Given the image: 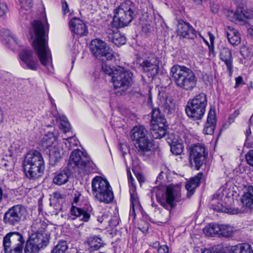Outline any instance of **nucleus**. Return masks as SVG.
<instances>
[{
    "label": "nucleus",
    "mask_w": 253,
    "mask_h": 253,
    "mask_svg": "<svg viewBox=\"0 0 253 253\" xmlns=\"http://www.w3.org/2000/svg\"><path fill=\"white\" fill-rule=\"evenodd\" d=\"M21 7L26 10L32 7V0H19Z\"/></svg>",
    "instance_id": "obj_45"
},
{
    "label": "nucleus",
    "mask_w": 253,
    "mask_h": 253,
    "mask_svg": "<svg viewBox=\"0 0 253 253\" xmlns=\"http://www.w3.org/2000/svg\"><path fill=\"white\" fill-rule=\"evenodd\" d=\"M62 149L55 146L49 150V161L50 163L54 164L61 158Z\"/></svg>",
    "instance_id": "obj_34"
},
{
    "label": "nucleus",
    "mask_w": 253,
    "mask_h": 253,
    "mask_svg": "<svg viewBox=\"0 0 253 253\" xmlns=\"http://www.w3.org/2000/svg\"><path fill=\"white\" fill-rule=\"evenodd\" d=\"M67 242L61 241L54 247L52 250V253H65L68 250Z\"/></svg>",
    "instance_id": "obj_40"
},
{
    "label": "nucleus",
    "mask_w": 253,
    "mask_h": 253,
    "mask_svg": "<svg viewBox=\"0 0 253 253\" xmlns=\"http://www.w3.org/2000/svg\"><path fill=\"white\" fill-rule=\"evenodd\" d=\"M177 35L181 38L194 40L197 38L198 35L200 38L205 39L200 33L196 30L188 23L185 22L182 20L178 21L176 29Z\"/></svg>",
    "instance_id": "obj_17"
},
{
    "label": "nucleus",
    "mask_w": 253,
    "mask_h": 253,
    "mask_svg": "<svg viewBox=\"0 0 253 253\" xmlns=\"http://www.w3.org/2000/svg\"><path fill=\"white\" fill-rule=\"evenodd\" d=\"M251 134V131L250 128H249L248 129H247V130H246V136H247V138L249 136V135Z\"/></svg>",
    "instance_id": "obj_63"
},
{
    "label": "nucleus",
    "mask_w": 253,
    "mask_h": 253,
    "mask_svg": "<svg viewBox=\"0 0 253 253\" xmlns=\"http://www.w3.org/2000/svg\"><path fill=\"white\" fill-rule=\"evenodd\" d=\"M71 32L78 36H83L87 33L85 24L80 18L74 17L69 22Z\"/></svg>",
    "instance_id": "obj_22"
},
{
    "label": "nucleus",
    "mask_w": 253,
    "mask_h": 253,
    "mask_svg": "<svg viewBox=\"0 0 253 253\" xmlns=\"http://www.w3.org/2000/svg\"><path fill=\"white\" fill-rule=\"evenodd\" d=\"M48 96L49 99L50 100L51 104L52 105H54V106H55V104L54 103V99L52 98V97H51V96L50 95V94L49 93H48Z\"/></svg>",
    "instance_id": "obj_62"
},
{
    "label": "nucleus",
    "mask_w": 253,
    "mask_h": 253,
    "mask_svg": "<svg viewBox=\"0 0 253 253\" xmlns=\"http://www.w3.org/2000/svg\"><path fill=\"white\" fill-rule=\"evenodd\" d=\"M56 120L60 125V128L65 133L70 131L71 125L64 115H58L56 117Z\"/></svg>",
    "instance_id": "obj_35"
},
{
    "label": "nucleus",
    "mask_w": 253,
    "mask_h": 253,
    "mask_svg": "<svg viewBox=\"0 0 253 253\" xmlns=\"http://www.w3.org/2000/svg\"><path fill=\"white\" fill-rule=\"evenodd\" d=\"M154 245L155 248H158L157 253H169V250L167 246L163 245L160 246L159 242H156Z\"/></svg>",
    "instance_id": "obj_44"
},
{
    "label": "nucleus",
    "mask_w": 253,
    "mask_h": 253,
    "mask_svg": "<svg viewBox=\"0 0 253 253\" xmlns=\"http://www.w3.org/2000/svg\"><path fill=\"white\" fill-rule=\"evenodd\" d=\"M62 12L64 15H65L66 13H67L69 12V6H68L67 1L64 0L62 2Z\"/></svg>",
    "instance_id": "obj_51"
},
{
    "label": "nucleus",
    "mask_w": 253,
    "mask_h": 253,
    "mask_svg": "<svg viewBox=\"0 0 253 253\" xmlns=\"http://www.w3.org/2000/svg\"><path fill=\"white\" fill-rule=\"evenodd\" d=\"M247 32L248 35H250L251 37L253 38V27H250L248 28Z\"/></svg>",
    "instance_id": "obj_58"
},
{
    "label": "nucleus",
    "mask_w": 253,
    "mask_h": 253,
    "mask_svg": "<svg viewBox=\"0 0 253 253\" xmlns=\"http://www.w3.org/2000/svg\"><path fill=\"white\" fill-rule=\"evenodd\" d=\"M49 236L39 232L32 234L25 243L24 251L26 253H37L48 244Z\"/></svg>",
    "instance_id": "obj_14"
},
{
    "label": "nucleus",
    "mask_w": 253,
    "mask_h": 253,
    "mask_svg": "<svg viewBox=\"0 0 253 253\" xmlns=\"http://www.w3.org/2000/svg\"><path fill=\"white\" fill-rule=\"evenodd\" d=\"M25 241L18 232H10L3 238L2 247L4 253H22Z\"/></svg>",
    "instance_id": "obj_10"
},
{
    "label": "nucleus",
    "mask_w": 253,
    "mask_h": 253,
    "mask_svg": "<svg viewBox=\"0 0 253 253\" xmlns=\"http://www.w3.org/2000/svg\"><path fill=\"white\" fill-rule=\"evenodd\" d=\"M127 174L129 184L130 185H131L132 186H134V179L133 178L130 171L129 170H127Z\"/></svg>",
    "instance_id": "obj_52"
},
{
    "label": "nucleus",
    "mask_w": 253,
    "mask_h": 253,
    "mask_svg": "<svg viewBox=\"0 0 253 253\" xmlns=\"http://www.w3.org/2000/svg\"><path fill=\"white\" fill-rule=\"evenodd\" d=\"M212 208L214 211L218 212H223L229 213L230 214H237L239 212L238 209H230L223 206L221 203H217V204H212Z\"/></svg>",
    "instance_id": "obj_37"
},
{
    "label": "nucleus",
    "mask_w": 253,
    "mask_h": 253,
    "mask_svg": "<svg viewBox=\"0 0 253 253\" xmlns=\"http://www.w3.org/2000/svg\"><path fill=\"white\" fill-rule=\"evenodd\" d=\"M88 250L90 252L98 250L103 247L105 243L100 236H93L89 237L86 240Z\"/></svg>",
    "instance_id": "obj_27"
},
{
    "label": "nucleus",
    "mask_w": 253,
    "mask_h": 253,
    "mask_svg": "<svg viewBox=\"0 0 253 253\" xmlns=\"http://www.w3.org/2000/svg\"><path fill=\"white\" fill-rule=\"evenodd\" d=\"M73 171L69 170L67 168L66 170L57 172L53 179L54 184L58 185H61L66 183L68 181L69 177Z\"/></svg>",
    "instance_id": "obj_31"
},
{
    "label": "nucleus",
    "mask_w": 253,
    "mask_h": 253,
    "mask_svg": "<svg viewBox=\"0 0 253 253\" xmlns=\"http://www.w3.org/2000/svg\"><path fill=\"white\" fill-rule=\"evenodd\" d=\"M202 253H223L222 248L219 246H214L211 248L205 249Z\"/></svg>",
    "instance_id": "obj_43"
},
{
    "label": "nucleus",
    "mask_w": 253,
    "mask_h": 253,
    "mask_svg": "<svg viewBox=\"0 0 253 253\" xmlns=\"http://www.w3.org/2000/svg\"><path fill=\"white\" fill-rule=\"evenodd\" d=\"M203 176V173L200 172L186 182L185 188L187 190V196L188 198H190L194 194L196 188L199 186Z\"/></svg>",
    "instance_id": "obj_26"
},
{
    "label": "nucleus",
    "mask_w": 253,
    "mask_h": 253,
    "mask_svg": "<svg viewBox=\"0 0 253 253\" xmlns=\"http://www.w3.org/2000/svg\"><path fill=\"white\" fill-rule=\"evenodd\" d=\"M132 73L124 68L117 67L115 75L112 78L114 86V92L117 95H122L125 93L131 86L132 82Z\"/></svg>",
    "instance_id": "obj_9"
},
{
    "label": "nucleus",
    "mask_w": 253,
    "mask_h": 253,
    "mask_svg": "<svg viewBox=\"0 0 253 253\" xmlns=\"http://www.w3.org/2000/svg\"><path fill=\"white\" fill-rule=\"evenodd\" d=\"M135 207L130 205V210L129 212V215H133L134 218L135 217Z\"/></svg>",
    "instance_id": "obj_55"
},
{
    "label": "nucleus",
    "mask_w": 253,
    "mask_h": 253,
    "mask_svg": "<svg viewBox=\"0 0 253 253\" xmlns=\"http://www.w3.org/2000/svg\"><path fill=\"white\" fill-rule=\"evenodd\" d=\"M170 75L175 85L185 91H192L197 86V78L194 72L184 66L173 65Z\"/></svg>",
    "instance_id": "obj_3"
},
{
    "label": "nucleus",
    "mask_w": 253,
    "mask_h": 253,
    "mask_svg": "<svg viewBox=\"0 0 253 253\" xmlns=\"http://www.w3.org/2000/svg\"><path fill=\"white\" fill-rule=\"evenodd\" d=\"M106 39H108V42L118 46L124 44L126 42L125 37L119 33L117 29L113 30L108 29L106 31Z\"/></svg>",
    "instance_id": "obj_24"
},
{
    "label": "nucleus",
    "mask_w": 253,
    "mask_h": 253,
    "mask_svg": "<svg viewBox=\"0 0 253 253\" xmlns=\"http://www.w3.org/2000/svg\"><path fill=\"white\" fill-rule=\"evenodd\" d=\"M158 203L165 209L169 211L175 208L176 203L179 202L181 200V193L178 188H174L171 186H168L165 194L162 198H157Z\"/></svg>",
    "instance_id": "obj_16"
},
{
    "label": "nucleus",
    "mask_w": 253,
    "mask_h": 253,
    "mask_svg": "<svg viewBox=\"0 0 253 253\" xmlns=\"http://www.w3.org/2000/svg\"><path fill=\"white\" fill-rule=\"evenodd\" d=\"M216 120L214 109H210L208 113L207 122L203 129V132L206 134L211 135L213 133L216 127Z\"/></svg>",
    "instance_id": "obj_25"
},
{
    "label": "nucleus",
    "mask_w": 253,
    "mask_h": 253,
    "mask_svg": "<svg viewBox=\"0 0 253 253\" xmlns=\"http://www.w3.org/2000/svg\"><path fill=\"white\" fill-rule=\"evenodd\" d=\"M206 43L209 46V50H210V53H213L214 52V46H213V44H211V43L210 45L209 44V43L206 42Z\"/></svg>",
    "instance_id": "obj_59"
},
{
    "label": "nucleus",
    "mask_w": 253,
    "mask_h": 253,
    "mask_svg": "<svg viewBox=\"0 0 253 253\" xmlns=\"http://www.w3.org/2000/svg\"><path fill=\"white\" fill-rule=\"evenodd\" d=\"M89 48L92 55L102 62L111 60L115 55L113 50L104 42L95 39L91 42Z\"/></svg>",
    "instance_id": "obj_13"
},
{
    "label": "nucleus",
    "mask_w": 253,
    "mask_h": 253,
    "mask_svg": "<svg viewBox=\"0 0 253 253\" xmlns=\"http://www.w3.org/2000/svg\"><path fill=\"white\" fill-rule=\"evenodd\" d=\"M207 95L204 93H200L190 99L185 108L187 116L194 121L201 120L206 112L207 105Z\"/></svg>",
    "instance_id": "obj_8"
},
{
    "label": "nucleus",
    "mask_w": 253,
    "mask_h": 253,
    "mask_svg": "<svg viewBox=\"0 0 253 253\" xmlns=\"http://www.w3.org/2000/svg\"><path fill=\"white\" fill-rule=\"evenodd\" d=\"M130 138L135 142V151L138 156L146 161L154 155L153 143L144 126H134L131 131Z\"/></svg>",
    "instance_id": "obj_2"
},
{
    "label": "nucleus",
    "mask_w": 253,
    "mask_h": 253,
    "mask_svg": "<svg viewBox=\"0 0 253 253\" xmlns=\"http://www.w3.org/2000/svg\"><path fill=\"white\" fill-rule=\"evenodd\" d=\"M33 45L41 64L48 69L51 65V54L47 45L44 24L39 20L31 23L29 30Z\"/></svg>",
    "instance_id": "obj_1"
},
{
    "label": "nucleus",
    "mask_w": 253,
    "mask_h": 253,
    "mask_svg": "<svg viewBox=\"0 0 253 253\" xmlns=\"http://www.w3.org/2000/svg\"><path fill=\"white\" fill-rule=\"evenodd\" d=\"M95 168V165L87 154L79 149L72 152L67 163V169L73 172H81L80 170H82L86 174H89L94 170Z\"/></svg>",
    "instance_id": "obj_5"
},
{
    "label": "nucleus",
    "mask_w": 253,
    "mask_h": 253,
    "mask_svg": "<svg viewBox=\"0 0 253 253\" xmlns=\"http://www.w3.org/2000/svg\"><path fill=\"white\" fill-rule=\"evenodd\" d=\"M39 222H37L35 225H36V227H37L38 228H39Z\"/></svg>",
    "instance_id": "obj_64"
},
{
    "label": "nucleus",
    "mask_w": 253,
    "mask_h": 253,
    "mask_svg": "<svg viewBox=\"0 0 253 253\" xmlns=\"http://www.w3.org/2000/svg\"><path fill=\"white\" fill-rule=\"evenodd\" d=\"M2 164L1 165L6 169L8 170V163L6 162L4 160L2 162Z\"/></svg>",
    "instance_id": "obj_61"
},
{
    "label": "nucleus",
    "mask_w": 253,
    "mask_h": 253,
    "mask_svg": "<svg viewBox=\"0 0 253 253\" xmlns=\"http://www.w3.org/2000/svg\"><path fill=\"white\" fill-rule=\"evenodd\" d=\"M166 122L159 108H154L152 110L150 133L154 139H160L166 135L167 128Z\"/></svg>",
    "instance_id": "obj_11"
},
{
    "label": "nucleus",
    "mask_w": 253,
    "mask_h": 253,
    "mask_svg": "<svg viewBox=\"0 0 253 253\" xmlns=\"http://www.w3.org/2000/svg\"><path fill=\"white\" fill-rule=\"evenodd\" d=\"M136 177L138 179V180L140 182H144V178L143 177V176L140 174V173H138L137 175H136Z\"/></svg>",
    "instance_id": "obj_57"
},
{
    "label": "nucleus",
    "mask_w": 253,
    "mask_h": 253,
    "mask_svg": "<svg viewBox=\"0 0 253 253\" xmlns=\"http://www.w3.org/2000/svg\"><path fill=\"white\" fill-rule=\"evenodd\" d=\"M209 36H210V42L211 44H213L214 43V37L213 35H212L211 33H209Z\"/></svg>",
    "instance_id": "obj_60"
},
{
    "label": "nucleus",
    "mask_w": 253,
    "mask_h": 253,
    "mask_svg": "<svg viewBox=\"0 0 253 253\" xmlns=\"http://www.w3.org/2000/svg\"><path fill=\"white\" fill-rule=\"evenodd\" d=\"M92 211V208L90 206H86L83 208H77L72 206L70 213L76 217H82L81 220L84 222H88L90 218V214Z\"/></svg>",
    "instance_id": "obj_23"
},
{
    "label": "nucleus",
    "mask_w": 253,
    "mask_h": 253,
    "mask_svg": "<svg viewBox=\"0 0 253 253\" xmlns=\"http://www.w3.org/2000/svg\"><path fill=\"white\" fill-rule=\"evenodd\" d=\"M1 40L3 44L12 49H14L13 47V45L17 44L16 38L13 36L10 31L7 29H3L1 30Z\"/></svg>",
    "instance_id": "obj_30"
},
{
    "label": "nucleus",
    "mask_w": 253,
    "mask_h": 253,
    "mask_svg": "<svg viewBox=\"0 0 253 253\" xmlns=\"http://www.w3.org/2000/svg\"><path fill=\"white\" fill-rule=\"evenodd\" d=\"M92 193L94 197L98 201L109 204L114 199L112 188L106 179L96 176L91 183Z\"/></svg>",
    "instance_id": "obj_7"
},
{
    "label": "nucleus",
    "mask_w": 253,
    "mask_h": 253,
    "mask_svg": "<svg viewBox=\"0 0 253 253\" xmlns=\"http://www.w3.org/2000/svg\"><path fill=\"white\" fill-rule=\"evenodd\" d=\"M26 208L22 205H16L4 213L3 221L8 226H15L25 220L27 216Z\"/></svg>",
    "instance_id": "obj_12"
},
{
    "label": "nucleus",
    "mask_w": 253,
    "mask_h": 253,
    "mask_svg": "<svg viewBox=\"0 0 253 253\" xmlns=\"http://www.w3.org/2000/svg\"><path fill=\"white\" fill-rule=\"evenodd\" d=\"M219 225L210 223L203 229V232L206 236L213 237L218 236Z\"/></svg>",
    "instance_id": "obj_36"
},
{
    "label": "nucleus",
    "mask_w": 253,
    "mask_h": 253,
    "mask_svg": "<svg viewBox=\"0 0 253 253\" xmlns=\"http://www.w3.org/2000/svg\"><path fill=\"white\" fill-rule=\"evenodd\" d=\"M208 156V150L204 144L197 143L189 147L190 162L192 165L194 164L197 170L206 164Z\"/></svg>",
    "instance_id": "obj_15"
},
{
    "label": "nucleus",
    "mask_w": 253,
    "mask_h": 253,
    "mask_svg": "<svg viewBox=\"0 0 253 253\" xmlns=\"http://www.w3.org/2000/svg\"><path fill=\"white\" fill-rule=\"evenodd\" d=\"M218 236L229 237L232 235L233 228L228 225H219Z\"/></svg>",
    "instance_id": "obj_38"
},
{
    "label": "nucleus",
    "mask_w": 253,
    "mask_h": 253,
    "mask_svg": "<svg viewBox=\"0 0 253 253\" xmlns=\"http://www.w3.org/2000/svg\"><path fill=\"white\" fill-rule=\"evenodd\" d=\"M167 140L169 145L179 141L178 137H175V136L172 133H170L168 135Z\"/></svg>",
    "instance_id": "obj_46"
},
{
    "label": "nucleus",
    "mask_w": 253,
    "mask_h": 253,
    "mask_svg": "<svg viewBox=\"0 0 253 253\" xmlns=\"http://www.w3.org/2000/svg\"><path fill=\"white\" fill-rule=\"evenodd\" d=\"M225 34L229 43L233 46H236L241 42V38L237 30L231 27L225 29Z\"/></svg>",
    "instance_id": "obj_28"
},
{
    "label": "nucleus",
    "mask_w": 253,
    "mask_h": 253,
    "mask_svg": "<svg viewBox=\"0 0 253 253\" xmlns=\"http://www.w3.org/2000/svg\"><path fill=\"white\" fill-rule=\"evenodd\" d=\"M159 60L152 54L144 60L141 63L143 71L147 73L149 78H154L159 73Z\"/></svg>",
    "instance_id": "obj_18"
},
{
    "label": "nucleus",
    "mask_w": 253,
    "mask_h": 253,
    "mask_svg": "<svg viewBox=\"0 0 253 253\" xmlns=\"http://www.w3.org/2000/svg\"><path fill=\"white\" fill-rule=\"evenodd\" d=\"M64 195L61 194L59 192H55L53 193V197L54 199H63L64 198Z\"/></svg>",
    "instance_id": "obj_53"
},
{
    "label": "nucleus",
    "mask_w": 253,
    "mask_h": 253,
    "mask_svg": "<svg viewBox=\"0 0 253 253\" xmlns=\"http://www.w3.org/2000/svg\"><path fill=\"white\" fill-rule=\"evenodd\" d=\"M233 17L239 21H244L246 19L253 18V8L249 6L246 0L239 3L235 12H231Z\"/></svg>",
    "instance_id": "obj_19"
},
{
    "label": "nucleus",
    "mask_w": 253,
    "mask_h": 253,
    "mask_svg": "<svg viewBox=\"0 0 253 253\" xmlns=\"http://www.w3.org/2000/svg\"><path fill=\"white\" fill-rule=\"evenodd\" d=\"M7 10V7L5 3L0 2V16L4 15Z\"/></svg>",
    "instance_id": "obj_50"
},
{
    "label": "nucleus",
    "mask_w": 253,
    "mask_h": 253,
    "mask_svg": "<svg viewBox=\"0 0 253 253\" xmlns=\"http://www.w3.org/2000/svg\"><path fill=\"white\" fill-rule=\"evenodd\" d=\"M211 9L212 13H217L220 8V6L219 4L215 3L213 2H211Z\"/></svg>",
    "instance_id": "obj_49"
},
{
    "label": "nucleus",
    "mask_w": 253,
    "mask_h": 253,
    "mask_svg": "<svg viewBox=\"0 0 253 253\" xmlns=\"http://www.w3.org/2000/svg\"><path fill=\"white\" fill-rule=\"evenodd\" d=\"M33 51L29 49H23L19 54L21 60L27 66V68L36 71L38 69V61L33 59Z\"/></svg>",
    "instance_id": "obj_21"
},
{
    "label": "nucleus",
    "mask_w": 253,
    "mask_h": 253,
    "mask_svg": "<svg viewBox=\"0 0 253 253\" xmlns=\"http://www.w3.org/2000/svg\"><path fill=\"white\" fill-rule=\"evenodd\" d=\"M136 7L130 0L123 2L114 10L112 24L116 28H122L127 26L136 15Z\"/></svg>",
    "instance_id": "obj_6"
},
{
    "label": "nucleus",
    "mask_w": 253,
    "mask_h": 253,
    "mask_svg": "<svg viewBox=\"0 0 253 253\" xmlns=\"http://www.w3.org/2000/svg\"><path fill=\"white\" fill-rule=\"evenodd\" d=\"M220 59L226 65L231 76L233 72V56L231 50L224 44L218 45Z\"/></svg>",
    "instance_id": "obj_20"
},
{
    "label": "nucleus",
    "mask_w": 253,
    "mask_h": 253,
    "mask_svg": "<svg viewBox=\"0 0 253 253\" xmlns=\"http://www.w3.org/2000/svg\"><path fill=\"white\" fill-rule=\"evenodd\" d=\"M244 207L253 210V186L248 187L241 198Z\"/></svg>",
    "instance_id": "obj_29"
},
{
    "label": "nucleus",
    "mask_w": 253,
    "mask_h": 253,
    "mask_svg": "<svg viewBox=\"0 0 253 253\" xmlns=\"http://www.w3.org/2000/svg\"><path fill=\"white\" fill-rule=\"evenodd\" d=\"M55 141V137L53 133H49L45 135L42 139V145L45 148L52 147V144Z\"/></svg>",
    "instance_id": "obj_39"
},
{
    "label": "nucleus",
    "mask_w": 253,
    "mask_h": 253,
    "mask_svg": "<svg viewBox=\"0 0 253 253\" xmlns=\"http://www.w3.org/2000/svg\"><path fill=\"white\" fill-rule=\"evenodd\" d=\"M103 217H107V214L103 213V214H102L101 216H97V221L98 222H99L100 223L103 222L104 221V218H103Z\"/></svg>",
    "instance_id": "obj_56"
},
{
    "label": "nucleus",
    "mask_w": 253,
    "mask_h": 253,
    "mask_svg": "<svg viewBox=\"0 0 253 253\" xmlns=\"http://www.w3.org/2000/svg\"><path fill=\"white\" fill-rule=\"evenodd\" d=\"M130 201L131 206H136V207H139V204L138 199L135 195L134 192H133V193H130Z\"/></svg>",
    "instance_id": "obj_47"
},
{
    "label": "nucleus",
    "mask_w": 253,
    "mask_h": 253,
    "mask_svg": "<svg viewBox=\"0 0 253 253\" xmlns=\"http://www.w3.org/2000/svg\"><path fill=\"white\" fill-rule=\"evenodd\" d=\"M159 106L167 114H171L174 112L175 104L170 98H163L160 101Z\"/></svg>",
    "instance_id": "obj_32"
},
{
    "label": "nucleus",
    "mask_w": 253,
    "mask_h": 253,
    "mask_svg": "<svg viewBox=\"0 0 253 253\" xmlns=\"http://www.w3.org/2000/svg\"><path fill=\"white\" fill-rule=\"evenodd\" d=\"M247 163L253 167V150L250 151L246 155Z\"/></svg>",
    "instance_id": "obj_48"
},
{
    "label": "nucleus",
    "mask_w": 253,
    "mask_h": 253,
    "mask_svg": "<svg viewBox=\"0 0 253 253\" xmlns=\"http://www.w3.org/2000/svg\"><path fill=\"white\" fill-rule=\"evenodd\" d=\"M229 253H253V250L249 244H240L228 248Z\"/></svg>",
    "instance_id": "obj_33"
},
{
    "label": "nucleus",
    "mask_w": 253,
    "mask_h": 253,
    "mask_svg": "<svg viewBox=\"0 0 253 253\" xmlns=\"http://www.w3.org/2000/svg\"><path fill=\"white\" fill-rule=\"evenodd\" d=\"M117 70V67L111 68L110 66H108L106 64H102V71L106 74L109 76L113 77L115 75V72Z\"/></svg>",
    "instance_id": "obj_42"
},
{
    "label": "nucleus",
    "mask_w": 253,
    "mask_h": 253,
    "mask_svg": "<svg viewBox=\"0 0 253 253\" xmlns=\"http://www.w3.org/2000/svg\"><path fill=\"white\" fill-rule=\"evenodd\" d=\"M23 169L25 175L30 179H36L41 176L44 169L43 158L38 151L28 152L23 161Z\"/></svg>",
    "instance_id": "obj_4"
},
{
    "label": "nucleus",
    "mask_w": 253,
    "mask_h": 253,
    "mask_svg": "<svg viewBox=\"0 0 253 253\" xmlns=\"http://www.w3.org/2000/svg\"><path fill=\"white\" fill-rule=\"evenodd\" d=\"M170 146V150L172 154L179 155L183 152V146L181 142L178 141Z\"/></svg>",
    "instance_id": "obj_41"
},
{
    "label": "nucleus",
    "mask_w": 253,
    "mask_h": 253,
    "mask_svg": "<svg viewBox=\"0 0 253 253\" xmlns=\"http://www.w3.org/2000/svg\"><path fill=\"white\" fill-rule=\"evenodd\" d=\"M243 78L241 76H239L238 77L236 78V84H235V87H238V85L240 84H241L243 82Z\"/></svg>",
    "instance_id": "obj_54"
}]
</instances>
